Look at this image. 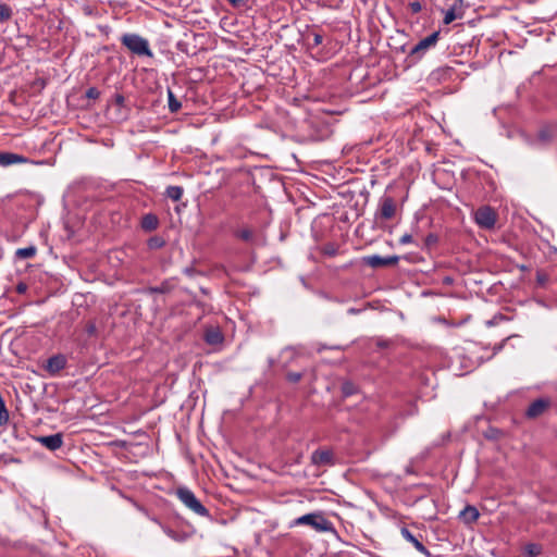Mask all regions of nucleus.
<instances>
[{
    "label": "nucleus",
    "instance_id": "obj_20",
    "mask_svg": "<svg viewBox=\"0 0 557 557\" xmlns=\"http://www.w3.org/2000/svg\"><path fill=\"white\" fill-rule=\"evenodd\" d=\"M168 107L171 113H176L182 108V103L171 89H168Z\"/></svg>",
    "mask_w": 557,
    "mask_h": 557
},
{
    "label": "nucleus",
    "instance_id": "obj_33",
    "mask_svg": "<svg viewBox=\"0 0 557 557\" xmlns=\"http://www.w3.org/2000/svg\"><path fill=\"white\" fill-rule=\"evenodd\" d=\"M342 389H343V394H344L345 396H350V395H352V394H354V392H355V386H354V384H352V383H350V382H346V383H344V384H343Z\"/></svg>",
    "mask_w": 557,
    "mask_h": 557
},
{
    "label": "nucleus",
    "instance_id": "obj_10",
    "mask_svg": "<svg viewBox=\"0 0 557 557\" xmlns=\"http://www.w3.org/2000/svg\"><path fill=\"white\" fill-rule=\"evenodd\" d=\"M550 406V400L548 398H539L532 401L527 411L525 416L529 419H535L542 416Z\"/></svg>",
    "mask_w": 557,
    "mask_h": 557
},
{
    "label": "nucleus",
    "instance_id": "obj_36",
    "mask_svg": "<svg viewBox=\"0 0 557 557\" xmlns=\"http://www.w3.org/2000/svg\"><path fill=\"white\" fill-rule=\"evenodd\" d=\"M233 8L239 9L247 4L248 0H227Z\"/></svg>",
    "mask_w": 557,
    "mask_h": 557
},
{
    "label": "nucleus",
    "instance_id": "obj_27",
    "mask_svg": "<svg viewBox=\"0 0 557 557\" xmlns=\"http://www.w3.org/2000/svg\"><path fill=\"white\" fill-rule=\"evenodd\" d=\"M322 252L323 255L325 256H329V257H334L337 255L338 252V248L335 244H332V243H329V244H325L322 248Z\"/></svg>",
    "mask_w": 557,
    "mask_h": 557
},
{
    "label": "nucleus",
    "instance_id": "obj_40",
    "mask_svg": "<svg viewBox=\"0 0 557 557\" xmlns=\"http://www.w3.org/2000/svg\"><path fill=\"white\" fill-rule=\"evenodd\" d=\"M114 102L116 106L119 107H123L124 106V102H125V98L123 95L121 94H115L114 95Z\"/></svg>",
    "mask_w": 557,
    "mask_h": 557
},
{
    "label": "nucleus",
    "instance_id": "obj_2",
    "mask_svg": "<svg viewBox=\"0 0 557 557\" xmlns=\"http://www.w3.org/2000/svg\"><path fill=\"white\" fill-rule=\"evenodd\" d=\"M310 525L318 532L336 533L333 523L322 512H310L294 520L293 525Z\"/></svg>",
    "mask_w": 557,
    "mask_h": 557
},
{
    "label": "nucleus",
    "instance_id": "obj_18",
    "mask_svg": "<svg viewBox=\"0 0 557 557\" xmlns=\"http://www.w3.org/2000/svg\"><path fill=\"white\" fill-rule=\"evenodd\" d=\"M542 545L536 543H529L523 548L524 557H537L542 554Z\"/></svg>",
    "mask_w": 557,
    "mask_h": 557
},
{
    "label": "nucleus",
    "instance_id": "obj_8",
    "mask_svg": "<svg viewBox=\"0 0 557 557\" xmlns=\"http://www.w3.org/2000/svg\"><path fill=\"white\" fill-rule=\"evenodd\" d=\"M311 463L317 467L334 466V454L329 448H318L311 454Z\"/></svg>",
    "mask_w": 557,
    "mask_h": 557
},
{
    "label": "nucleus",
    "instance_id": "obj_34",
    "mask_svg": "<svg viewBox=\"0 0 557 557\" xmlns=\"http://www.w3.org/2000/svg\"><path fill=\"white\" fill-rule=\"evenodd\" d=\"M408 8L412 14H417V13L421 12L422 4L419 1H412L408 4Z\"/></svg>",
    "mask_w": 557,
    "mask_h": 557
},
{
    "label": "nucleus",
    "instance_id": "obj_46",
    "mask_svg": "<svg viewBox=\"0 0 557 557\" xmlns=\"http://www.w3.org/2000/svg\"><path fill=\"white\" fill-rule=\"evenodd\" d=\"M348 312H349V313H357V312H358V310H357V309H355V308H350V309L348 310Z\"/></svg>",
    "mask_w": 557,
    "mask_h": 557
},
{
    "label": "nucleus",
    "instance_id": "obj_13",
    "mask_svg": "<svg viewBox=\"0 0 557 557\" xmlns=\"http://www.w3.org/2000/svg\"><path fill=\"white\" fill-rule=\"evenodd\" d=\"M28 159L22 154L14 152H0V165L10 166L18 163H26Z\"/></svg>",
    "mask_w": 557,
    "mask_h": 557
},
{
    "label": "nucleus",
    "instance_id": "obj_43",
    "mask_svg": "<svg viewBox=\"0 0 557 557\" xmlns=\"http://www.w3.org/2000/svg\"><path fill=\"white\" fill-rule=\"evenodd\" d=\"M507 339H508V337H507V338H505L502 343L497 344V345L494 347V354H497L498 351H500V350L503 349V347H504V345H505V342H506Z\"/></svg>",
    "mask_w": 557,
    "mask_h": 557
},
{
    "label": "nucleus",
    "instance_id": "obj_45",
    "mask_svg": "<svg viewBox=\"0 0 557 557\" xmlns=\"http://www.w3.org/2000/svg\"><path fill=\"white\" fill-rule=\"evenodd\" d=\"M549 250H550L552 252L557 253V247H555V246H550V247H549Z\"/></svg>",
    "mask_w": 557,
    "mask_h": 557
},
{
    "label": "nucleus",
    "instance_id": "obj_5",
    "mask_svg": "<svg viewBox=\"0 0 557 557\" xmlns=\"http://www.w3.org/2000/svg\"><path fill=\"white\" fill-rule=\"evenodd\" d=\"M474 221L479 227L492 230L496 224L497 213L492 207L482 206L474 212Z\"/></svg>",
    "mask_w": 557,
    "mask_h": 557
},
{
    "label": "nucleus",
    "instance_id": "obj_21",
    "mask_svg": "<svg viewBox=\"0 0 557 557\" xmlns=\"http://www.w3.org/2000/svg\"><path fill=\"white\" fill-rule=\"evenodd\" d=\"M183 193H184V189L181 186H169L165 190L166 197H169L173 201L181 200Z\"/></svg>",
    "mask_w": 557,
    "mask_h": 557
},
{
    "label": "nucleus",
    "instance_id": "obj_6",
    "mask_svg": "<svg viewBox=\"0 0 557 557\" xmlns=\"http://www.w3.org/2000/svg\"><path fill=\"white\" fill-rule=\"evenodd\" d=\"M396 202L391 196H383L380 199L379 208L375 213L377 220L387 221L396 214Z\"/></svg>",
    "mask_w": 557,
    "mask_h": 557
},
{
    "label": "nucleus",
    "instance_id": "obj_12",
    "mask_svg": "<svg viewBox=\"0 0 557 557\" xmlns=\"http://www.w3.org/2000/svg\"><path fill=\"white\" fill-rule=\"evenodd\" d=\"M400 533H401V536L408 541L409 543H411L414 548L422 553L423 555H425L426 557H431V553L430 550L422 544L421 541H419V539L417 536H414L408 528L404 527L401 528L400 530Z\"/></svg>",
    "mask_w": 557,
    "mask_h": 557
},
{
    "label": "nucleus",
    "instance_id": "obj_3",
    "mask_svg": "<svg viewBox=\"0 0 557 557\" xmlns=\"http://www.w3.org/2000/svg\"><path fill=\"white\" fill-rule=\"evenodd\" d=\"M176 496L194 513L200 517H209V510L201 504L194 492L188 487H178L176 490Z\"/></svg>",
    "mask_w": 557,
    "mask_h": 557
},
{
    "label": "nucleus",
    "instance_id": "obj_4",
    "mask_svg": "<svg viewBox=\"0 0 557 557\" xmlns=\"http://www.w3.org/2000/svg\"><path fill=\"white\" fill-rule=\"evenodd\" d=\"M440 39V32H433L425 38L421 39L417 45H414L410 52L409 58L414 59V61H419L426 53L428 50L434 48Z\"/></svg>",
    "mask_w": 557,
    "mask_h": 557
},
{
    "label": "nucleus",
    "instance_id": "obj_44",
    "mask_svg": "<svg viewBox=\"0 0 557 557\" xmlns=\"http://www.w3.org/2000/svg\"><path fill=\"white\" fill-rule=\"evenodd\" d=\"M150 520H151L152 522L157 523L158 525H160V527L162 528V525H163V524L161 523V521H160L158 518H156V517H150Z\"/></svg>",
    "mask_w": 557,
    "mask_h": 557
},
{
    "label": "nucleus",
    "instance_id": "obj_42",
    "mask_svg": "<svg viewBox=\"0 0 557 557\" xmlns=\"http://www.w3.org/2000/svg\"><path fill=\"white\" fill-rule=\"evenodd\" d=\"M322 41H323V37L321 34H318V33L313 34V46L317 47V46L321 45Z\"/></svg>",
    "mask_w": 557,
    "mask_h": 557
},
{
    "label": "nucleus",
    "instance_id": "obj_23",
    "mask_svg": "<svg viewBox=\"0 0 557 557\" xmlns=\"http://www.w3.org/2000/svg\"><path fill=\"white\" fill-rule=\"evenodd\" d=\"M170 290L171 285L168 282H163L159 286H151L147 288L148 294H166Z\"/></svg>",
    "mask_w": 557,
    "mask_h": 557
},
{
    "label": "nucleus",
    "instance_id": "obj_19",
    "mask_svg": "<svg viewBox=\"0 0 557 557\" xmlns=\"http://www.w3.org/2000/svg\"><path fill=\"white\" fill-rule=\"evenodd\" d=\"M37 252V248L35 246H28L24 248H18L15 251V257L18 259H30L33 258Z\"/></svg>",
    "mask_w": 557,
    "mask_h": 557
},
{
    "label": "nucleus",
    "instance_id": "obj_25",
    "mask_svg": "<svg viewBox=\"0 0 557 557\" xmlns=\"http://www.w3.org/2000/svg\"><path fill=\"white\" fill-rule=\"evenodd\" d=\"M437 243H438V236L434 233H430L424 238L423 248L431 250L432 248H434L437 245Z\"/></svg>",
    "mask_w": 557,
    "mask_h": 557
},
{
    "label": "nucleus",
    "instance_id": "obj_17",
    "mask_svg": "<svg viewBox=\"0 0 557 557\" xmlns=\"http://www.w3.org/2000/svg\"><path fill=\"white\" fill-rule=\"evenodd\" d=\"M224 337L218 329L207 330L205 333V341L209 345H218L223 342Z\"/></svg>",
    "mask_w": 557,
    "mask_h": 557
},
{
    "label": "nucleus",
    "instance_id": "obj_22",
    "mask_svg": "<svg viewBox=\"0 0 557 557\" xmlns=\"http://www.w3.org/2000/svg\"><path fill=\"white\" fill-rule=\"evenodd\" d=\"M149 249L157 250L165 246V239L162 236L156 235L147 240Z\"/></svg>",
    "mask_w": 557,
    "mask_h": 557
},
{
    "label": "nucleus",
    "instance_id": "obj_15",
    "mask_svg": "<svg viewBox=\"0 0 557 557\" xmlns=\"http://www.w3.org/2000/svg\"><path fill=\"white\" fill-rule=\"evenodd\" d=\"M140 226L145 232H152L159 226V219L154 213H147L141 218Z\"/></svg>",
    "mask_w": 557,
    "mask_h": 557
},
{
    "label": "nucleus",
    "instance_id": "obj_28",
    "mask_svg": "<svg viewBox=\"0 0 557 557\" xmlns=\"http://www.w3.org/2000/svg\"><path fill=\"white\" fill-rule=\"evenodd\" d=\"M457 18V15L455 13V8L451 7L449 8L446 12H445V15H444V18H443V22L445 25H448L450 23H453L455 20Z\"/></svg>",
    "mask_w": 557,
    "mask_h": 557
},
{
    "label": "nucleus",
    "instance_id": "obj_7",
    "mask_svg": "<svg viewBox=\"0 0 557 557\" xmlns=\"http://www.w3.org/2000/svg\"><path fill=\"white\" fill-rule=\"evenodd\" d=\"M362 261L364 264L377 269L383 267H393L396 265L399 261L398 256H388V257H381L379 255H371L366 256L362 258Z\"/></svg>",
    "mask_w": 557,
    "mask_h": 557
},
{
    "label": "nucleus",
    "instance_id": "obj_30",
    "mask_svg": "<svg viewBox=\"0 0 557 557\" xmlns=\"http://www.w3.org/2000/svg\"><path fill=\"white\" fill-rule=\"evenodd\" d=\"M453 72V69L451 67H441V69H437L435 70L432 75L433 76H437V77H443V76H446V75H450Z\"/></svg>",
    "mask_w": 557,
    "mask_h": 557
},
{
    "label": "nucleus",
    "instance_id": "obj_16",
    "mask_svg": "<svg viewBox=\"0 0 557 557\" xmlns=\"http://www.w3.org/2000/svg\"><path fill=\"white\" fill-rule=\"evenodd\" d=\"M234 236L247 244H251L255 240V230L250 226H244L234 232Z\"/></svg>",
    "mask_w": 557,
    "mask_h": 557
},
{
    "label": "nucleus",
    "instance_id": "obj_29",
    "mask_svg": "<svg viewBox=\"0 0 557 557\" xmlns=\"http://www.w3.org/2000/svg\"><path fill=\"white\" fill-rule=\"evenodd\" d=\"M286 379L290 383H298L302 379L301 372H288Z\"/></svg>",
    "mask_w": 557,
    "mask_h": 557
},
{
    "label": "nucleus",
    "instance_id": "obj_26",
    "mask_svg": "<svg viewBox=\"0 0 557 557\" xmlns=\"http://www.w3.org/2000/svg\"><path fill=\"white\" fill-rule=\"evenodd\" d=\"M535 281L537 286L540 287H546L547 283L549 281V275L544 271H537L535 274Z\"/></svg>",
    "mask_w": 557,
    "mask_h": 557
},
{
    "label": "nucleus",
    "instance_id": "obj_38",
    "mask_svg": "<svg viewBox=\"0 0 557 557\" xmlns=\"http://www.w3.org/2000/svg\"><path fill=\"white\" fill-rule=\"evenodd\" d=\"M391 345H392V341H389V339L379 338L376 341V346L379 348H388Z\"/></svg>",
    "mask_w": 557,
    "mask_h": 557
},
{
    "label": "nucleus",
    "instance_id": "obj_32",
    "mask_svg": "<svg viewBox=\"0 0 557 557\" xmlns=\"http://www.w3.org/2000/svg\"><path fill=\"white\" fill-rule=\"evenodd\" d=\"M85 332L88 336H95L97 334V326L94 321H88L85 326Z\"/></svg>",
    "mask_w": 557,
    "mask_h": 557
},
{
    "label": "nucleus",
    "instance_id": "obj_24",
    "mask_svg": "<svg viewBox=\"0 0 557 557\" xmlns=\"http://www.w3.org/2000/svg\"><path fill=\"white\" fill-rule=\"evenodd\" d=\"M13 15V11L10 5L0 3V23L9 21Z\"/></svg>",
    "mask_w": 557,
    "mask_h": 557
},
{
    "label": "nucleus",
    "instance_id": "obj_9",
    "mask_svg": "<svg viewBox=\"0 0 557 557\" xmlns=\"http://www.w3.org/2000/svg\"><path fill=\"white\" fill-rule=\"evenodd\" d=\"M67 363L66 357L62 354L53 355L50 358H48L45 370L49 373V375L54 376L60 371L65 369Z\"/></svg>",
    "mask_w": 557,
    "mask_h": 557
},
{
    "label": "nucleus",
    "instance_id": "obj_11",
    "mask_svg": "<svg viewBox=\"0 0 557 557\" xmlns=\"http://www.w3.org/2000/svg\"><path fill=\"white\" fill-rule=\"evenodd\" d=\"M37 441L47 449L54 451L62 446L63 435L62 433H55L47 436H39L37 437Z\"/></svg>",
    "mask_w": 557,
    "mask_h": 557
},
{
    "label": "nucleus",
    "instance_id": "obj_35",
    "mask_svg": "<svg viewBox=\"0 0 557 557\" xmlns=\"http://www.w3.org/2000/svg\"><path fill=\"white\" fill-rule=\"evenodd\" d=\"M162 530H163V532H164L169 537H171V539H173V540H175V541H177V540H178V535H177V533H176L174 530H172L171 528H169V527H166V525H162Z\"/></svg>",
    "mask_w": 557,
    "mask_h": 557
},
{
    "label": "nucleus",
    "instance_id": "obj_37",
    "mask_svg": "<svg viewBox=\"0 0 557 557\" xmlns=\"http://www.w3.org/2000/svg\"><path fill=\"white\" fill-rule=\"evenodd\" d=\"M412 242H413L412 235H411V234H409V233L404 234V235L399 238V244H400V245L411 244Z\"/></svg>",
    "mask_w": 557,
    "mask_h": 557
},
{
    "label": "nucleus",
    "instance_id": "obj_39",
    "mask_svg": "<svg viewBox=\"0 0 557 557\" xmlns=\"http://www.w3.org/2000/svg\"><path fill=\"white\" fill-rule=\"evenodd\" d=\"M27 288H28V286H27V284H26V283H24V282H20V283L16 285L15 290H16V293H17V294H21V295H22V294H25V293L27 292Z\"/></svg>",
    "mask_w": 557,
    "mask_h": 557
},
{
    "label": "nucleus",
    "instance_id": "obj_31",
    "mask_svg": "<svg viewBox=\"0 0 557 557\" xmlns=\"http://www.w3.org/2000/svg\"><path fill=\"white\" fill-rule=\"evenodd\" d=\"M86 98L96 100L100 97V91L96 87H89L85 94Z\"/></svg>",
    "mask_w": 557,
    "mask_h": 557
},
{
    "label": "nucleus",
    "instance_id": "obj_1",
    "mask_svg": "<svg viewBox=\"0 0 557 557\" xmlns=\"http://www.w3.org/2000/svg\"><path fill=\"white\" fill-rule=\"evenodd\" d=\"M121 44L133 54L138 57H153L149 41L135 33H125L121 36Z\"/></svg>",
    "mask_w": 557,
    "mask_h": 557
},
{
    "label": "nucleus",
    "instance_id": "obj_14",
    "mask_svg": "<svg viewBox=\"0 0 557 557\" xmlns=\"http://www.w3.org/2000/svg\"><path fill=\"white\" fill-rule=\"evenodd\" d=\"M480 512L475 506L467 505L460 512L459 519L466 524H472L478 521Z\"/></svg>",
    "mask_w": 557,
    "mask_h": 557
},
{
    "label": "nucleus",
    "instance_id": "obj_41",
    "mask_svg": "<svg viewBox=\"0 0 557 557\" xmlns=\"http://www.w3.org/2000/svg\"><path fill=\"white\" fill-rule=\"evenodd\" d=\"M505 319H506V318H505V315H503V314L495 315L492 320H488V321L486 322V325H487V326L495 325V324L497 323V320H505Z\"/></svg>",
    "mask_w": 557,
    "mask_h": 557
}]
</instances>
